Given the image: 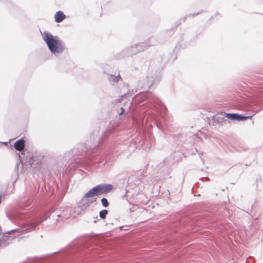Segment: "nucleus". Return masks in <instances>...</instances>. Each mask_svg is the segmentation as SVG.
I'll return each mask as SVG.
<instances>
[{
  "label": "nucleus",
  "mask_w": 263,
  "mask_h": 263,
  "mask_svg": "<svg viewBox=\"0 0 263 263\" xmlns=\"http://www.w3.org/2000/svg\"><path fill=\"white\" fill-rule=\"evenodd\" d=\"M43 39L52 53H61L64 50V47L62 43L57 37L48 33H45Z\"/></svg>",
  "instance_id": "f257e3e1"
},
{
  "label": "nucleus",
  "mask_w": 263,
  "mask_h": 263,
  "mask_svg": "<svg viewBox=\"0 0 263 263\" xmlns=\"http://www.w3.org/2000/svg\"><path fill=\"white\" fill-rule=\"evenodd\" d=\"M225 116L228 119L232 120H244L251 119L252 116H241L236 114H225Z\"/></svg>",
  "instance_id": "f03ea898"
},
{
  "label": "nucleus",
  "mask_w": 263,
  "mask_h": 263,
  "mask_svg": "<svg viewBox=\"0 0 263 263\" xmlns=\"http://www.w3.org/2000/svg\"><path fill=\"white\" fill-rule=\"evenodd\" d=\"M101 195L100 190L99 189L98 185L93 187L91 190H90L87 193H86L84 197L85 198L92 197L94 196H97Z\"/></svg>",
  "instance_id": "7ed1b4c3"
},
{
  "label": "nucleus",
  "mask_w": 263,
  "mask_h": 263,
  "mask_svg": "<svg viewBox=\"0 0 263 263\" xmlns=\"http://www.w3.org/2000/svg\"><path fill=\"white\" fill-rule=\"evenodd\" d=\"M101 194H107L110 192L113 187L111 184H99L98 185Z\"/></svg>",
  "instance_id": "20e7f679"
},
{
  "label": "nucleus",
  "mask_w": 263,
  "mask_h": 263,
  "mask_svg": "<svg viewBox=\"0 0 263 263\" xmlns=\"http://www.w3.org/2000/svg\"><path fill=\"white\" fill-rule=\"evenodd\" d=\"M66 18L65 15L61 11H59L54 14L55 21L57 23L62 22Z\"/></svg>",
  "instance_id": "39448f33"
},
{
  "label": "nucleus",
  "mask_w": 263,
  "mask_h": 263,
  "mask_svg": "<svg viewBox=\"0 0 263 263\" xmlns=\"http://www.w3.org/2000/svg\"><path fill=\"white\" fill-rule=\"evenodd\" d=\"M14 147L15 149L21 151L24 148V141L23 139H20L16 141L14 144Z\"/></svg>",
  "instance_id": "423d86ee"
},
{
  "label": "nucleus",
  "mask_w": 263,
  "mask_h": 263,
  "mask_svg": "<svg viewBox=\"0 0 263 263\" xmlns=\"http://www.w3.org/2000/svg\"><path fill=\"white\" fill-rule=\"evenodd\" d=\"M108 213V211L106 210H103L99 213V216L102 219H105L106 216Z\"/></svg>",
  "instance_id": "0eeeda50"
},
{
  "label": "nucleus",
  "mask_w": 263,
  "mask_h": 263,
  "mask_svg": "<svg viewBox=\"0 0 263 263\" xmlns=\"http://www.w3.org/2000/svg\"><path fill=\"white\" fill-rule=\"evenodd\" d=\"M40 223V222H33V223H32L31 224V226H30V228H29L28 230V231L29 232H30L31 231H33L34 230H35V227Z\"/></svg>",
  "instance_id": "6e6552de"
},
{
  "label": "nucleus",
  "mask_w": 263,
  "mask_h": 263,
  "mask_svg": "<svg viewBox=\"0 0 263 263\" xmlns=\"http://www.w3.org/2000/svg\"><path fill=\"white\" fill-rule=\"evenodd\" d=\"M101 202H102L103 206L104 207H107L109 205L107 200L105 198H103L101 199Z\"/></svg>",
  "instance_id": "1a4fd4ad"
},
{
  "label": "nucleus",
  "mask_w": 263,
  "mask_h": 263,
  "mask_svg": "<svg viewBox=\"0 0 263 263\" xmlns=\"http://www.w3.org/2000/svg\"><path fill=\"white\" fill-rule=\"evenodd\" d=\"M121 79V78L120 76V75H119L118 77H115L114 81L115 82H118Z\"/></svg>",
  "instance_id": "9d476101"
},
{
  "label": "nucleus",
  "mask_w": 263,
  "mask_h": 263,
  "mask_svg": "<svg viewBox=\"0 0 263 263\" xmlns=\"http://www.w3.org/2000/svg\"><path fill=\"white\" fill-rule=\"evenodd\" d=\"M121 111H122V112H121V114H122L123 112L124 109H123V108H121Z\"/></svg>",
  "instance_id": "9b49d317"
}]
</instances>
